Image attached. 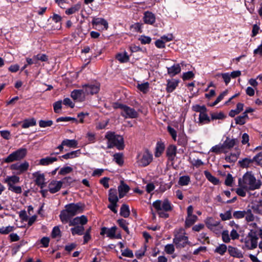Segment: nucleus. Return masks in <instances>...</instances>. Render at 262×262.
Segmentation results:
<instances>
[{
  "label": "nucleus",
  "instance_id": "obj_1",
  "mask_svg": "<svg viewBox=\"0 0 262 262\" xmlns=\"http://www.w3.org/2000/svg\"><path fill=\"white\" fill-rule=\"evenodd\" d=\"M85 207V204L80 202L67 204L64 207L65 209L60 211L59 215L61 222L63 224L68 223L69 219L78 213H82Z\"/></svg>",
  "mask_w": 262,
  "mask_h": 262
},
{
  "label": "nucleus",
  "instance_id": "obj_2",
  "mask_svg": "<svg viewBox=\"0 0 262 262\" xmlns=\"http://www.w3.org/2000/svg\"><path fill=\"white\" fill-rule=\"evenodd\" d=\"M248 186L250 190H254L259 189L261 185L260 180H256L251 171L246 172L242 178L238 180V184Z\"/></svg>",
  "mask_w": 262,
  "mask_h": 262
},
{
  "label": "nucleus",
  "instance_id": "obj_3",
  "mask_svg": "<svg viewBox=\"0 0 262 262\" xmlns=\"http://www.w3.org/2000/svg\"><path fill=\"white\" fill-rule=\"evenodd\" d=\"M105 138L107 140V148H112L114 147L118 150H122L124 148V139L122 136L116 135L114 132H108Z\"/></svg>",
  "mask_w": 262,
  "mask_h": 262
},
{
  "label": "nucleus",
  "instance_id": "obj_4",
  "mask_svg": "<svg viewBox=\"0 0 262 262\" xmlns=\"http://www.w3.org/2000/svg\"><path fill=\"white\" fill-rule=\"evenodd\" d=\"M113 107L114 109H121L120 115L125 119H135L138 117V112L132 107H130L125 104L115 102L113 103Z\"/></svg>",
  "mask_w": 262,
  "mask_h": 262
},
{
  "label": "nucleus",
  "instance_id": "obj_5",
  "mask_svg": "<svg viewBox=\"0 0 262 262\" xmlns=\"http://www.w3.org/2000/svg\"><path fill=\"white\" fill-rule=\"evenodd\" d=\"M173 36L172 34H167L162 36L159 39L155 41V45L158 48H176V44L174 42L169 43L170 41H173Z\"/></svg>",
  "mask_w": 262,
  "mask_h": 262
},
{
  "label": "nucleus",
  "instance_id": "obj_6",
  "mask_svg": "<svg viewBox=\"0 0 262 262\" xmlns=\"http://www.w3.org/2000/svg\"><path fill=\"white\" fill-rule=\"evenodd\" d=\"M27 154V149L25 148H20L13 151L7 158L4 159V162L9 163L15 161H20L23 159Z\"/></svg>",
  "mask_w": 262,
  "mask_h": 262
},
{
  "label": "nucleus",
  "instance_id": "obj_7",
  "mask_svg": "<svg viewBox=\"0 0 262 262\" xmlns=\"http://www.w3.org/2000/svg\"><path fill=\"white\" fill-rule=\"evenodd\" d=\"M152 206L157 211L163 210L168 212L172 209L171 203L168 199H165L163 202L159 200H156L153 202Z\"/></svg>",
  "mask_w": 262,
  "mask_h": 262
},
{
  "label": "nucleus",
  "instance_id": "obj_8",
  "mask_svg": "<svg viewBox=\"0 0 262 262\" xmlns=\"http://www.w3.org/2000/svg\"><path fill=\"white\" fill-rule=\"evenodd\" d=\"M173 243L177 249H182L185 247L187 245L190 244L188 236L183 235H176L173 239Z\"/></svg>",
  "mask_w": 262,
  "mask_h": 262
},
{
  "label": "nucleus",
  "instance_id": "obj_9",
  "mask_svg": "<svg viewBox=\"0 0 262 262\" xmlns=\"http://www.w3.org/2000/svg\"><path fill=\"white\" fill-rule=\"evenodd\" d=\"M152 154L148 149H146L142 158L139 161V165L142 167L148 165L152 161Z\"/></svg>",
  "mask_w": 262,
  "mask_h": 262
},
{
  "label": "nucleus",
  "instance_id": "obj_10",
  "mask_svg": "<svg viewBox=\"0 0 262 262\" xmlns=\"http://www.w3.org/2000/svg\"><path fill=\"white\" fill-rule=\"evenodd\" d=\"M88 220L87 217L84 215H82L80 216H77L74 219L72 218L69 219L68 221L69 226H77V225H84L87 224Z\"/></svg>",
  "mask_w": 262,
  "mask_h": 262
},
{
  "label": "nucleus",
  "instance_id": "obj_11",
  "mask_svg": "<svg viewBox=\"0 0 262 262\" xmlns=\"http://www.w3.org/2000/svg\"><path fill=\"white\" fill-rule=\"evenodd\" d=\"M86 94L94 95L98 93L100 90V84H85L82 86Z\"/></svg>",
  "mask_w": 262,
  "mask_h": 262
},
{
  "label": "nucleus",
  "instance_id": "obj_12",
  "mask_svg": "<svg viewBox=\"0 0 262 262\" xmlns=\"http://www.w3.org/2000/svg\"><path fill=\"white\" fill-rule=\"evenodd\" d=\"M29 167V163L27 161H25L24 163L21 164H19L18 163L13 164L11 165L10 168L12 170H18V172L17 174H20L26 171L28 169Z\"/></svg>",
  "mask_w": 262,
  "mask_h": 262
},
{
  "label": "nucleus",
  "instance_id": "obj_13",
  "mask_svg": "<svg viewBox=\"0 0 262 262\" xmlns=\"http://www.w3.org/2000/svg\"><path fill=\"white\" fill-rule=\"evenodd\" d=\"M35 178V184L42 189L46 186L45 176L43 173H40V171H37L33 173Z\"/></svg>",
  "mask_w": 262,
  "mask_h": 262
},
{
  "label": "nucleus",
  "instance_id": "obj_14",
  "mask_svg": "<svg viewBox=\"0 0 262 262\" xmlns=\"http://www.w3.org/2000/svg\"><path fill=\"white\" fill-rule=\"evenodd\" d=\"M63 184V182H61L60 181H52L49 184V191L51 193H55L57 192H58L60 188L62 187V185Z\"/></svg>",
  "mask_w": 262,
  "mask_h": 262
},
{
  "label": "nucleus",
  "instance_id": "obj_15",
  "mask_svg": "<svg viewBox=\"0 0 262 262\" xmlns=\"http://www.w3.org/2000/svg\"><path fill=\"white\" fill-rule=\"evenodd\" d=\"M177 147L174 145L171 144L167 147L166 154L168 160L172 161L174 160L177 154Z\"/></svg>",
  "mask_w": 262,
  "mask_h": 262
},
{
  "label": "nucleus",
  "instance_id": "obj_16",
  "mask_svg": "<svg viewBox=\"0 0 262 262\" xmlns=\"http://www.w3.org/2000/svg\"><path fill=\"white\" fill-rule=\"evenodd\" d=\"M92 24L96 27L102 26L103 27L102 30H107L108 28V23L104 18L100 17H94L92 20Z\"/></svg>",
  "mask_w": 262,
  "mask_h": 262
},
{
  "label": "nucleus",
  "instance_id": "obj_17",
  "mask_svg": "<svg viewBox=\"0 0 262 262\" xmlns=\"http://www.w3.org/2000/svg\"><path fill=\"white\" fill-rule=\"evenodd\" d=\"M179 83L178 79H173L172 80L168 79L167 80L166 91L167 93H172L178 86Z\"/></svg>",
  "mask_w": 262,
  "mask_h": 262
},
{
  "label": "nucleus",
  "instance_id": "obj_18",
  "mask_svg": "<svg viewBox=\"0 0 262 262\" xmlns=\"http://www.w3.org/2000/svg\"><path fill=\"white\" fill-rule=\"evenodd\" d=\"M119 192V198H123L129 191L130 188L128 185L121 181L120 185L118 187Z\"/></svg>",
  "mask_w": 262,
  "mask_h": 262
},
{
  "label": "nucleus",
  "instance_id": "obj_19",
  "mask_svg": "<svg viewBox=\"0 0 262 262\" xmlns=\"http://www.w3.org/2000/svg\"><path fill=\"white\" fill-rule=\"evenodd\" d=\"M167 73L170 77H173L179 74L181 71V68L179 64H174L170 67L167 68Z\"/></svg>",
  "mask_w": 262,
  "mask_h": 262
},
{
  "label": "nucleus",
  "instance_id": "obj_20",
  "mask_svg": "<svg viewBox=\"0 0 262 262\" xmlns=\"http://www.w3.org/2000/svg\"><path fill=\"white\" fill-rule=\"evenodd\" d=\"M237 142H238L237 139H230L229 137H227L225 141L223 142V145L225 149H230L233 147Z\"/></svg>",
  "mask_w": 262,
  "mask_h": 262
},
{
  "label": "nucleus",
  "instance_id": "obj_21",
  "mask_svg": "<svg viewBox=\"0 0 262 262\" xmlns=\"http://www.w3.org/2000/svg\"><path fill=\"white\" fill-rule=\"evenodd\" d=\"M115 58L120 63H126L129 60V55L125 51L117 53Z\"/></svg>",
  "mask_w": 262,
  "mask_h": 262
},
{
  "label": "nucleus",
  "instance_id": "obj_22",
  "mask_svg": "<svg viewBox=\"0 0 262 262\" xmlns=\"http://www.w3.org/2000/svg\"><path fill=\"white\" fill-rule=\"evenodd\" d=\"M229 254L230 256L237 258L243 257V255L237 248L229 246L228 248Z\"/></svg>",
  "mask_w": 262,
  "mask_h": 262
},
{
  "label": "nucleus",
  "instance_id": "obj_23",
  "mask_svg": "<svg viewBox=\"0 0 262 262\" xmlns=\"http://www.w3.org/2000/svg\"><path fill=\"white\" fill-rule=\"evenodd\" d=\"M165 148V144L163 142L161 141L157 142L156 146L155 156L157 158L160 157L164 152Z\"/></svg>",
  "mask_w": 262,
  "mask_h": 262
},
{
  "label": "nucleus",
  "instance_id": "obj_24",
  "mask_svg": "<svg viewBox=\"0 0 262 262\" xmlns=\"http://www.w3.org/2000/svg\"><path fill=\"white\" fill-rule=\"evenodd\" d=\"M84 225H77L71 228L72 234L74 236L75 235H82L84 234Z\"/></svg>",
  "mask_w": 262,
  "mask_h": 262
},
{
  "label": "nucleus",
  "instance_id": "obj_25",
  "mask_svg": "<svg viewBox=\"0 0 262 262\" xmlns=\"http://www.w3.org/2000/svg\"><path fill=\"white\" fill-rule=\"evenodd\" d=\"M211 122V118H210L207 112L202 113L200 114L199 117V124L203 125L205 124H209Z\"/></svg>",
  "mask_w": 262,
  "mask_h": 262
},
{
  "label": "nucleus",
  "instance_id": "obj_26",
  "mask_svg": "<svg viewBox=\"0 0 262 262\" xmlns=\"http://www.w3.org/2000/svg\"><path fill=\"white\" fill-rule=\"evenodd\" d=\"M155 16L154 14L149 12H145L144 16L145 23L151 25L155 22Z\"/></svg>",
  "mask_w": 262,
  "mask_h": 262
},
{
  "label": "nucleus",
  "instance_id": "obj_27",
  "mask_svg": "<svg viewBox=\"0 0 262 262\" xmlns=\"http://www.w3.org/2000/svg\"><path fill=\"white\" fill-rule=\"evenodd\" d=\"M204 173L206 179L213 185H217L220 183L219 179L212 176L208 170H205Z\"/></svg>",
  "mask_w": 262,
  "mask_h": 262
},
{
  "label": "nucleus",
  "instance_id": "obj_28",
  "mask_svg": "<svg viewBox=\"0 0 262 262\" xmlns=\"http://www.w3.org/2000/svg\"><path fill=\"white\" fill-rule=\"evenodd\" d=\"M58 158L56 157H47L42 158L39 160V164L41 165L46 166L52 164L54 162L57 161Z\"/></svg>",
  "mask_w": 262,
  "mask_h": 262
},
{
  "label": "nucleus",
  "instance_id": "obj_29",
  "mask_svg": "<svg viewBox=\"0 0 262 262\" xmlns=\"http://www.w3.org/2000/svg\"><path fill=\"white\" fill-rule=\"evenodd\" d=\"M19 177L17 176L14 175L12 176H8L5 180L4 182L7 183L8 187L9 185H14L19 182Z\"/></svg>",
  "mask_w": 262,
  "mask_h": 262
},
{
  "label": "nucleus",
  "instance_id": "obj_30",
  "mask_svg": "<svg viewBox=\"0 0 262 262\" xmlns=\"http://www.w3.org/2000/svg\"><path fill=\"white\" fill-rule=\"evenodd\" d=\"M81 154L80 150L78 149L77 150L72 151L71 152L67 153L62 156L59 157V158H63L64 159H73L78 157Z\"/></svg>",
  "mask_w": 262,
  "mask_h": 262
},
{
  "label": "nucleus",
  "instance_id": "obj_31",
  "mask_svg": "<svg viewBox=\"0 0 262 262\" xmlns=\"http://www.w3.org/2000/svg\"><path fill=\"white\" fill-rule=\"evenodd\" d=\"M36 121L34 118H31L29 119H25L23 121L21 125L22 128H27L30 126H33L36 125Z\"/></svg>",
  "mask_w": 262,
  "mask_h": 262
},
{
  "label": "nucleus",
  "instance_id": "obj_32",
  "mask_svg": "<svg viewBox=\"0 0 262 262\" xmlns=\"http://www.w3.org/2000/svg\"><path fill=\"white\" fill-rule=\"evenodd\" d=\"M81 5L80 3H77L76 4L73 5L71 7L67 9L65 13L67 15H71L74 14L79 11L81 9Z\"/></svg>",
  "mask_w": 262,
  "mask_h": 262
},
{
  "label": "nucleus",
  "instance_id": "obj_33",
  "mask_svg": "<svg viewBox=\"0 0 262 262\" xmlns=\"http://www.w3.org/2000/svg\"><path fill=\"white\" fill-rule=\"evenodd\" d=\"M239 188L236 190V193L240 196L245 197L246 195V191L250 190L248 186L245 185L238 184Z\"/></svg>",
  "mask_w": 262,
  "mask_h": 262
},
{
  "label": "nucleus",
  "instance_id": "obj_34",
  "mask_svg": "<svg viewBox=\"0 0 262 262\" xmlns=\"http://www.w3.org/2000/svg\"><path fill=\"white\" fill-rule=\"evenodd\" d=\"M120 215L125 218L128 217L130 215L129 206L126 204L122 205L120 208Z\"/></svg>",
  "mask_w": 262,
  "mask_h": 262
},
{
  "label": "nucleus",
  "instance_id": "obj_35",
  "mask_svg": "<svg viewBox=\"0 0 262 262\" xmlns=\"http://www.w3.org/2000/svg\"><path fill=\"white\" fill-rule=\"evenodd\" d=\"M244 104L242 103H238L236 105L235 110H231L229 113V116L231 117H234L236 115L238 114L243 110Z\"/></svg>",
  "mask_w": 262,
  "mask_h": 262
},
{
  "label": "nucleus",
  "instance_id": "obj_36",
  "mask_svg": "<svg viewBox=\"0 0 262 262\" xmlns=\"http://www.w3.org/2000/svg\"><path fill=\"white\" fill-rule=\"evenodd\" d=\"M108 201H119L117 191L115 188H111L108 191Z\"/></svg>",
  "mask_w": 262,
  "mask_h": 262
},
{
  "label": "nucleus",
  "instance_id": "obj_37",
  "mask_svg": "<svg viewBox=\"0 0 262 262\" xmlns=\"http://www.w3.org/2000/svg\"><path fill=\"white\" fill-rule=\"evenodd\" d=\"M198 220V217L195 215L188 216L185 220V226L186 228H189L191 226Z\"/></svg>",
  "mask_w": 262,
  "mask_h": 262
},
{
  "label": "nucleus",
  "instance_id": "obj_38",
  "mask_svg": "<svg viewBox=\"0 0 262 262\" xmlns=\"http://www.w3.org/2000/svg\"><path fill=\"white\" fill-rule=\"evenodd\" d=\"M83 93V90H74L72 92L71 96L74 100L81 101Z\"/></svg>",
  "mask_w": 262,
  "mask_h": 262
},
{
  "label": "nucleus",
  "instance_id": "obj_39",
  "mask_svg": "<svg viewBox=\"0 0 262 262\" xmlns=\"http://www.w3.org/2000/svg\"><path fill=\"white\" fill-rule=\"evenodd\" d=\"M253 159L245 158L238 161V164L242 168H247L253 163Z\"/></svg>",
  "mask_w": 262,
  "mask_h": 262
},
{
  "label": "nucleus",
  "instance_id": "obj_40",
  "mask_svg": "<svg viewBox=\"0 0 262 262\" xmlns=\"http://www.w3.org/2000/svg\"><path fill=\"white\" fill-rule=\"evenodd\" d=\"M187 138L185 134H180L178 135V139L177 140L178 144L182 147H185L187 144Z\"/></svg>",
  "mask_w": 262,
  "mask_h": 262
},
{
  "label": "nucleus",
  "instance_id": "obj_41",
  "mask_svg": "<svg viewBox=\"0 0 262 262\" xmlns=\"http://www.w3.org/2000/svg\"><path fill=\"white\" fill-rule=\"evenodd\" d=\"M77 145V141L74 139H64L62 141V145H65L69 147L76 148Z\"/></svg>",
  "mask_w": 262,
  "mask_h": 262
},
{
  "label": "nucleus",
  "instance_id": "obj_42",
  "mask_svg": "<svg viewBox=\"0 0 262 262\" xmlns=\"http://www.w3.org/2000/svg\"><path fill=\"white\" fill-rule=\"evenodd\" d=\"M210 151L215 153L216 154H219L222 152L226 153L227 152L225 150V148L223 144L216 145L213 146L211 148Z\"/></svg>",
  "mask_w": 262,
  "mask_h": 262
},
{
  "label": "nucleus",
  "instance_id": "obj_43",
  "mask_svg": "<svg viewBox=\"0 0 262 262\" xmlns=\"http://www.w3.org/2000/svg\"><path fill=\"white\" fill-rule=\"evenodd\" d=\"M211 121L213 120H224L226 116L224 113L220 112V113H210Z\"/></svg>",
  "mask_w": 262,
  "mask_h": 262
},
{
  "label": "nucleus",
  "instance_id": "obj_44",
  "mask_svg": "<svg viewBox=\"0 0 262 262\" xmlns=\"http://www.w3.org/2000/svg\"><path fill=\"white\" fill-rule=\"evenodd\" d=\"M33 59L36 60L37 62V61L46 62L49 60V56L45 54L39 53L33 56Z\"/></svg>",
  "mask_w": 262,
  "mask_h": 262
},
{
  "label": "nucleus",
  "instance_id": "obj_45",
  "mask_svg": "<svg viewBox=\"0 0 262 262\" xmlns=\"http://www.w3.org/2000/svg\"><path fill=\"white\" fill-rule=\"evenodd\" d=\"M227 247L225 244H222L217 246L214 250V252L217 253L221 255H223L227 251Z\"/></svg>",
  "mask_w": 262,
  "mask_h": 262
},
{
  "label": "nucleus",
  "instance_id": "obj_46",
  "mask_svg": "<svg viewBox=\"0 0 262 262\" xmlns=\"http://www.w3.org/2000/svg\"><path fill=\"white\" fill-rule=\"evenodd\" d=\"M117 222L119 226L122 228L127 234H129V231L127 227L128 223H126V221L123 219H118Z\"/></svg>",
  "mask_w": 262,
  "mask_h": 262
},
{
  "label": "nucleus",
  "instance_id": "obj_47",
  "mask_svg": "<svg viewBox=\"0 0 262 262\" xmlns=\"http://www.w3.org/2000/svg\"><path fill=\"white\" fill-rule=\"evenodd\" d=\"M190 182V178L188 176H183L180 177L178 183L181 186H186Z\"/></svg>",
  "mask_w": 262,
  "mask_h": 262
},
{
  "label": "nucleus",
  "instance_id": "obj_48",
  "mask_svg": "<svg viewBox=\"0 0 262 262\" xmlns=\"http://www.w3.org/2000/svg\"><path fill=\"white\" fill-rule=\"evenodd\" d=\"M192 110L194 112L200 113V114L207 112V109L204 105L201 106L199 104H195L192 106Z\"/></svg>",
  "mask_w": 262,
  "mask_h": 262
},
{
  "label": "nucleus",
  "instance_id": "obj_49",
  "mask_svg": "<svg viewBox=\"0 0 262 262\" xmlns=\"http://www.w3.org/2000/svg\"><path fill=\"white\" fill-rule=\"evenodd\" d=\"M114 158L115 162L120 166L123 164V154L121 153H116L114 155Z\"/></svg>",
  "mask_w": 262,
  "mask_h": 262
},
{
  "label": "nucleus",
  "instance_id": "obj_50",
  "mask_svg": "<svg viewBox=\"0 0 262 262\" xmlns=\"http://www.w3.org/2000/svg\"><path fill=\"white\" fill-rule=\"evenodd\" d=\"M216 76H221L226 85L230 82L231 78L230 74L229 73L218 74L216 75Z\"/></svg>",
  "mask_w": 262,
  "mask_h": 262
},
{
  "label": "nucleus",
  "instance_id": "obj_51",
  "mask_svg": "<svg viewBox=\"0 0 262 262\" xmlns=\"http://www.w3.org/2000/svg\"><path fill=\"white\" fill-rule=\"evenodd\" d=\"M149 85V83L148 82H146L141 84H138L137 88L143 93H146L148 90Z\"/></svg>",
  "mask_w": 262,
  "mask_h": 262
},
{
  "label": "nucleus",
  "instance_id": "obj_52",
  "mask_svg": "<svg viewBox=\"0 0 262 262\" xmlns=\"http://www.w3.org/2000/svg\"><path fill=\"white\" fill-rule=\"evenodd\" d=\"M8 190L17 194H20L22 192L21 187L19 186H14V185H9Z\"/></svg>",
  "mask_w": 262,
  "mask_h": 262
},
{
  "label": "nucleus",
  "instance_id": "obj_53",
  "mask_svg": "<svg viewBox=\"0 0 262 262\" xmlns=\"http://www.w3.org/2000/svg\"><path fill=\"white\" fill-rule=\"evenodd\" d=\"M62 100H58L53 103V109L55 113H60L61 109L62 108Z\"/></svg>",
  "mask_w": 262,
  "mask_h": 262
},
{
  "label": "nucleus",
  "instance_id": "obj_54",
  "mask_svg": "<svg viewBox=\"0 0 262 262\" xmlns=\"http://www.w3.org/2000/svg\"><path fill=\"white\" fill-rule=\"evenodd\" d=\"M220 216L223 221L231 219L232 217L231 210H229L226 211L224 213H221Z\"/></svg>",
  "mask_w": 262,
  "mask_h": 262
},
{
  "label": "nucleus",
  "instance_id": "obj_55",
  "mask_svg": "<svg viewBox=\"0 0 262 262\" xmlns=\"http://www.w3.org/2000/svg\"><path fill=\"white\" fill-rule=\"evenodd\" d=\"M245 219L247 222H252L254 220V216L250 209L246 211Z\"/></svg>",
  "mask_w": 262,
  "mask_h": 262
},
{
  "label": "nucleus",
  "instance_id": "obj_56",
  "mask_svg": "<svg viewBox=\"0 0 262 262\" xmlns=\"http://www.w3.org/2000/svg\"><path fill=\"white\" fill-rule=\"evenodd\" d=\"M73 171V168L70 166H66L61 168L58 172L59 175H66L71 173Z\"/></svg>",
  "mask_w": 262,
  "mask_h": 262
},
{
  "label": "nucleus",
  "instance_id": "obj_57",
  "mask_svg": "<svg viewBox=\"0 0 262 262\" xmlns=\"http://www.w3.org/2000/svg\"><path fill=\"white\" fill-rule=\"evenodd\" d=\"M117 227L116 226L112 227L111 228H107V236L111 239H113L115 237V234L117 230Z\"/></svg>",
  "mask_w": 262,
  "mask_h": 262
},
{
  "label": "nucleus",
  "instance_id": "obj_58",
  "mask_svg": "<svg viewBox=\"0 0 262 262\" xmlns=\"http://www.w3.org/2000/svg\"><path fill=\"white\" fill-rule=\"evenodd\" d=\"M53 122L52 120H40L39 121V125L40 127L45 128L52 125Z\"/></svg>",
  "mask_w": 262,
  "mask_h": 262
},
{
  "label": "nucleus",
  "instance_id": "obj_59",
  "mask_svg": "<svg viewBox=\"0 0 262 262\" xmlns=\"http://www.w3.org/2000/svg\"><path fill=\"white\" fill-rule=\"evenodd\" d=\"M14 227L8 226L7 227H0V233L3 234H7L13 230Z\"/></svg>",
  "mask_w": 262,
  "mask_h": 262
},
{
  "label": "nucleus",
  "instance_id": "obj_60",
  "mask_svg": "<svg viewBox=\"0 0 262 262\" xmlns=\"http://www.w3.org/2000/svg\"><path fill=\"white\" fill-rule=\"evenodd\" d=\"M194 77V74L192 71H188L187 72L184 73L182 76V79L184 81L190 80L193 78Z\"/></svg>",
  "mask_w": 262,
  "mask_h": 262
},
{
  "label": "nucleus",
  "instance_id": "obj_61",
  "mask_svg": "<svg viewBox=\"0 0 262 262\" xmlns=\"http://www.w3.org/2000/svg\"><path fill=\"white\" fill-rule=\"evenodd\" d=\"M246 215V210L235 211L233 213V216L236 219H240L244 217Z\"/></svg>",
  "mask_w": 262,
  "mask_h": 262
},
{
  "label": "nucleus",
  "instance_id": "obj_62",
  "mask_svg": "<svg viewBox=\"0 0 262 262\" xmlns=\"http://www.w3.org/2000/svg\"><path fill=\"white\" fill-rule=\"evenodd\" d=\"M225 159L227 162L234 163L237 160V157L236 154L231 153L230 155L226 156Z\"/></svg>",
  "mask_w": 262,
  "mask_h": 262
},
{
  "label": "nucleus",
  "instance_id": "obj_63",
  "mask_svg": "<svg viewBox=\"0 0 262 262\" xmlns=\"http://www.w3.org/2000/svg\"><path fill=\"white\" fill-rule=\"evenodd\" d=\"M139 40L142 44H148L151 42V38L149 36L141 35L139 38Z\"/></svg>",
  "mask_w": 262,
  "mask_h": 262
},
{
  "label": "nucleus",
  "instance_id": "obj_64",
  "mask_svg": "<svg viewBox=\"0 0 262 262\" xmlns=\"http://www.w3.org/2000/svg\"><path fill=\"white\" fill-rule=\"evenodd\" d=\"M253 162L257 165H262V151L259 152L253 158Z\"/></svg>",
  "mask_w": 262,
  "mask_h": 262
}]
</instances>
